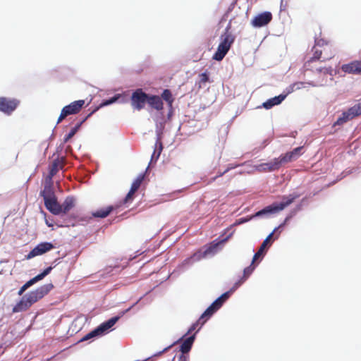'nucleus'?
<instances>
[{
    "label": "nucleus",
    "mask_w": 361,
    "mask_h": 361,
    "mask_svg": "<svg viewBox=\"0 0 361 361\" xmlns=\"http://www.w3.org/2000/svg\"><path fill=\"white\" fill-rule=\"evenodd\" d=\"M285 223L281 224L278 228H276L265 239L264 241H267V244L268 245L274 235V233L280 228L284 226Z\"/></svg>",
    "instance_id": "2f4dec72"
},
{
    "label": "nucleus",
    "mask_w": 361,
    "mask_h": 361,
    "mask_svg": "<svg viewBox=\"0 0 361 361\" xmlns=\"http://www.w3.org/2000/svg\"><path fill=\"white\" fill-rule=\"evenodd\" d=\"M55 246L49 242H44L38 244L26 256L27 259L33 258L36 256L42 255L51 250L54 249Z\"/></svg>",
    "instance_id": "ddd939ff"
},
{
    "label": "nucleus",
    "mask_w": 361,
    "mask_h": 361,
    "mask_svg": "<svg viewBox=\"0 0 361 361\" xmlns=\"http://www.w3.org/2000/svg\"><path fill=\"white\" fill-rule=\"evenodd\" d=\"M267 245V241H263L258 251L254 255L252 263H254L259 257H260L263 255Z\"/></svg>",
    "instance_id": "c756f323"
},
{
    "label": "nucleus",
    "mask_w": 361,
    "mask_h": 361,
    "mask_svg": "<svg viewBox=\"0 0 361 361\" xmlns=\"http://www.w3.org/2000/svg\"><path fill=\"white\" fill-rule=\"evenodd\" d=\"M114 209L113 206H109L106 208L100 209L93 212L92 216L97 218H105L114 210Z\"/></svg>",
    "instance_id": "bb28decb"
},
{
    "label": "nucleus",
    "mask_w": 361,
    "mask_h": 361,
    "mask_svg": "<svg viewBox=\"0 0 361 361\" xmlns=\"http://www.w3.org/2000/svg\"><path fill=\"white\" fill-rule=\"evenodd\" d=\"M231 236V234L218 242L213 241L206 247L204 251L202 253H195L192 257L196 259H200L202 257H205L208 255L215 254L219 248V246L224 245L230 238Z\"/></svg>",
    "instance_id": "f8f14e48"
},
{
    "label": "nucleus",
    "mask_w": 361,
    "mask_h": 361,
    "mask_svg": "<svg viewBox=\"0 0 361 361\" xmlns=\"http://www.w3.org/2000/svg\"><path fill=\"white\" fill-rule=\"evenodd\" d=\"M358 74L361 75V61H359Z\"/></svg>",
    "instance_id": "4c0bfd02"
},
{
    "label": "nucleus",
    "mask_w": 361,
    "mask_h": 361,
    "mask_svg": "<svg viewBox=\"0 0 361 361\" xmlns=\"http://www.w3.org/2000/svg\"><path fill=\"white\" fill-rule=\"evenodd\" d=\"M147 103L151 107L158 111L162 110L164 108L162 99L157 95H149Z\"/></svg>",
    "instance_id": "aec40b11"
},
{
    "label": "nucleus",
    "mask_w": 361,
    "mask_h": 361,
    "mask_svg": "<svg viewBox=\"0 0 361 361\" xmlns=\"http://www.w3.org/2000/svg\"><path fill=\"white\" fill-rule=\"evenodd\" d=\"M161 150H162V144L160 142V143H159V152H158V155H157L158 157L159 156V154H160V153H161Z\"/></svg>",
    "instance_id": "58836bf2"
},
{
    "label": "nucleus",
    "mask_w": 361,
    "mask_h": 361,
    "mask_svg": "<svg viewBox=\"0 0 361 361\" xmlns=\"http://www.w3.org/2000/svg\"><path fill=\"white\" fill-rule=\"evenodd\" d=\"M144 178H145V174L144 173L140 174L136 178V179L133 182L130 190H131L134 192H136L140 188L142 181L144 180Z\"/></svg>",
    "instance_id": "cd10ccee"
},
{
    "label": "nucleus",
    "mask_w": 361,
    "mask_h": 361,
    "mask_svg": "<svg viewBox=\"0 0 361 361\" xmlns=\"http://www.w3.org/2000/svg\"><path fill=\"white\" fill-rule=\"evenodd\" d=\"M172 345H169L168 347L165 348L163 350V351H161V352H160V353H159V355H161L163 352L167 351L169 348H171V346H172Z\"/></svg>",
    "instance_id": "e433bc0d"
},
{
    "label": "nucleus",
    "mask_w": 361,
    "mask_h": 361,
    "mask_svg": "<svg viewBox=\"0 0 361 361\" xmlns=\"http://www.w3.org/2000/svg\"><path fill=\"white\" fill-rule=\"evenodd\" d=\"M361 115V102L354 105L353 106L349 108L348 111L343 112L337 121L335 122L334 125H342L344 123L354 118L356 116Z\"/></svg>",
    "instance_id": "9d476101"
},
{
    "label": "nucleus",
    "mask_w": 361,
    "mask_h": 361,
    "mask_svg": "<svg viewBox=\"0 0 361 361\" xmlns=\"http://www.w3.org/2000/svg\"><path fill=\"white\" fill-rule=\"evenodd\" d=\"M43 197L46 208L53 214L59 215L61 214L60 204L57 202L51 185H45L40 193Z\"/></svg>",
    "instance_id": "7ed1b4c3"
},
{
    "label": "nucleus",
    "mask_w": 361,
    "mask_h": 361,
    "mask_svg": "<svg viewBox=\"0 0 361 361\" xmlns=\"http://www.w3.org/2000/svg\"><path fill=\"white\" fill-rule=\"evenodd\" d=\"M294 198H287L286 201L280 203H273L264 207L263 209L257 212L255 216H259L265 214H274L284 209L287 206L293 202Z\"/></svg>",
    "instance_id": "9b49d317"
},
{
    "label": "nucleus",
    "mask_w": 361,
    "mask_h": 361,
    "mask_svg": "<svg viewBox=\"0 0 361 361\" xmlns=\"http://www.w3.org/2000/svg\"><path fill=\"white\" fill-rule=\"evenodd\" d=\"M52 269V267H49L47 268H46L43 272H42L41 274L35 276V277H33L32 279H31L30 280H29L28 281H27L20 288V290H18V295H22L23 293L28 288H30L31 286H32L33 284H35V283H37V281L43 279L47 275H48L50 271H51Z\"/></svg>",
    "instance_id": "2eb2a0df"
},
{
    "label": "nucleus",
    "mask_w": 361,
    "mask_h": 361,
    "mask_svg": "<svg viewBox=\"0 0 361 361\" xmlns=\"http://www.w3.org/2000/svg\"><path fill=\"white\" fill-rule=\"evenodd\" d=\"M120 97V96L118 94V95H115L114 97H113L112 98H111L110 99H107V100H105L100 105L99 107L96 108L94 110H93L91 113H90L87 116H85L84 118H82L78 123L76 124V126L73 128L71 131L67 134L66 135V136L64 137V142H67L71 138H72L75 135V133L78 132V130H79L80 127L81 126V125L92 114H94L96 111H97L99 109V107H102V106H107V105H109V104H113L114 102H115L116 101H117L118 99V98Z\"/></svg>",
    "instance_id": "423d86ee"
},
{
    "label": "nucleus",
    "mask_w": 361,
    "mask_h": 361,
    "mask_svg": "<svg viewBox=\"0 0 361 361\" xmlns=\"http://www.w3.org/2000/svg\"><path fill=\"white\" fill-rule=\"evenodd\" d=\"M172 361H174V360L173 359V360H172Z\"/></svg>",
    "instance_id": "a19ab883"
},
{
    "label": "nucleus",
    "mask_w": 361,
    "mask_h": 361,
    "mask_svg": "<svg viewBox=\"0 0 361 361\" xmlns=\"http://www.w3.org/2000/svg\"><path fill=\"white\" fill-rule=\"evenodd\" d=\"M301 149L302 147H296L293 151L281 154L278 157L277 159L280 162L281 166L285 164L297 159L300 155Z\"/></svg>",
    "instance_id": "dca6fc26"
},
{
    "label": "nucleus",
    "mask_w": 361,
    "mask_h": 361,
    "mask_svg": "<svg viewBox=\"0 0 361 361\" xmlns=\"http://www.w3.org/2000/svg\"><path fill=\"white\" fill-rule=\"evenodd\" d=\"M204 313L201 315L199 319L194 324L188 329L186 334H190L193 331H195L197 328V331H199L201 327L204 325V324L207 322V320L209 318L207 317H204Z\"/></svg>",
    "instance_id": "a878e982"
},
{
    "label": "nucleus",
    "mask_w": 361,
    "mask_h": 361,
    "mask_svg": "<svg viewBox=\"0 0 361 361\" xmlns=\"http://www.w3.org/2000/svg\"><path fill=\"white\" fill-rule=\"evenodd\" d=\"M238 166V165H234V164H229L227 167V169L225 170V172H228L231 169H233L235 168H236Z\"/></svg>",
    "instance_id": "c9c22d12"
},
{
    "label": "nucleus",
    "mask_w": 361,
    "mask_h": 361,
    "mask_svg": "<svg viewBox=\"0 0 361 361\" xmlns=\"http://www.w3.org/2000/svg\"><path fill=\"white\" fill-rule=\"evenodd\" d=\"M149 94L143 92L142 89H137L133 92L131 96V105L132 106L137 110L140 111L142 109L145 104L147 103Z\"/></svg>",
    "instance_id": "0eeeda50"
},
{
    "label": "nucleus",
    "mask_w": 361,
    "mask_h": 361,
    "mask_svg": "<svg viewBox=\"0 0 361 361\" xmlns=\"http://www.w3.org/2000/svg\"><path fill=\"white\" fill-rule=\"evenodd\" d=\"M65 159L63 157L55 159L50 166L49 173L47 177V180L51 182L52 178L57 173V172L60 169L62 170L63 169Z\"/></svg>",
    "instance_id": "f3484780"
},
{
    "label": "nucleus",
    "mask_w": 361,
    "mask_h": 361,
    "mask_svg": "<svg viewBox=\"0 0 361 361\" xmlns=\"http://www.w3.org/2000/svg\"><path fill=\"white\" fill-rule=\"evenodd\" d=\"M75 205V199L73 197H67L63 202L60 204L61 214H67L69 212Z\"/></svg>",
    "instance_id": "4be33fe9"
},
{
    "label": "nucleus",
    "mask_w": 361,
    "mask_h": 361,
    "mask_svg": "<svg viewBox=\"0 0 361 361\" xmlns=\"http://www.w3.org/2000/svg\"><path fill=\"white\" fill-rule=\"evenodd\" d=\"M118 320V317L109 319L108 321L101 324L97 328L86 334L81 341H87L97 336H101L107 332Z\"/></svg>",
    "instance_id": "20e7f679"
},
{
    "label": "nucleus",
    "mask_w": 361,
    "mask_h": 361,
    "mask_svg": "<svg viewBox=\"0 0 361 361\" xmlns=\"http://www.w3.org/2000/svg\"><path fill=\"white\" fill-rule=\"evenodd\" d=\"M231 26L228 25L224 32L220 37V43L217 47L216 51L212 56L214 60L220 61H221L224 56L226 55L228 51H229L231 45L235 41V37L230 32Z\"/></svg>",
    "instance_id": "f03ea898"
},
{
    "label": "nucleus",
    "mask_w": 361,
    "mask_h": 361,
    "mask_svg": "<svg viewBox=\"0 0 361 361\" xmlns=\"http://www.w3.org/2000/svg\"><path fill=\"white\" fill-rule=\"evenodd\" d=\"M135 193V192L130 190L129 192H128V194L126 195V197L123 200V203L124 204L131 203L134 199Z\"/></svg>",
    "instance_id": "7c9ffc66"
},
{
    "label": "nucleus",
    "mask_w": 361,
    "mask_h": 361,
    "mask_svg": "<svg viewBox=\"0 0 361 361\" xmlns=\"http://www.w3.org/2000/svg\"><path fill=\"white\" fill-rule=\"evenodd\" d=\"M237 288H234V286L228 292L222 294L212 304L207 307L204 312V317H210L215 312H216L223 305V303L229 298L230 293L235 290Z\"/></svg>",
    "instance_id": "1a4fd4ad"
},
{
    "label": "nucleus",
    "mask_w": 361,
    "mask_h": 361,
    "mask_svg": "<svg viewBox=\"0 0 361 361\" xmlns=\"http://www.w3.org/2000/svg\"><path fill=\"white\" fill-rule=\"evenodd\" d=\"M200 83H202V84H204L209 81V76H208L207 73H206V72L201 73L200 75Z\"/></svg>",
    "instance_id": "473e14b6"
},
{
    "label": "nucleus",
    "mask_w": 361,
    "mask_h": 361,
    "mask_svg": "<svg viewBox=\"0 0 361 361\" xmlns=\"http://www.w3.org/2000/svg\"><path fill=\"white\" fill-rule=\"evenodd\" d=\"M161 99L165 100L169 106H172L173 102V97L171 92V91L168 89H166L163 91L161 94Z\"/></svg>",
    "instance_id": "c85d7f7f"
},
{
    "label": "nucleus",
    "mask_w": 361,
    "mask_h": 361,
    "mask_svg": "<svg viewBox=\"0 0 361 361\" xmlns=\"http://www.w3.org/2000/svg\"><path fill=\"white\" fill-rule=\"evenodd\" d=\"M272 20V14L269 11L263 12L256 16L251 22L255 27H261L268 25Z\"/></svg>",
    "instance_id": "4468645a"
},
{
    "label": "nucleus",
    "mask_w": 361,
    "mask_h": 361,
    "mask_svg": "<svg viewBox=\"0 0 361 361\" xmlns=\"http://www.w3.org/2000/svg\"><path fill=\"white\" fill-rule=\"evenodd\" d=\"M85 105V100L80 99L71 102L70 104L65 106L63 109L69 115L76 114L80 111Z\"/></svg>",
    "instance_id": "a211bd4d"
},
{
    "label": "nucleus",
    "mask_w": 361,
    "mask_h": 361,
    "mask_svg": "<svg viewBox=\"0 0 361 361\" xmlns=\"http://www.w3.org/2000/svg\"><path fill=\"white\" fill-rule=\"evenodd\" d=\"M20 104V101L15 98L0 97V111L6 115L11 114Z\"/></svg>",
    "instance_id": "6e6552de"
},
{
    "label": "nucleus",
    "mask_w": 361,
    "mask_h": 361,
    "mask_svg": "<svg viewBox=\"0 0 361 361\" xmlns=\"http://www.w3.org/2000/svg\"><path fill=\"white\" fill-rule=\"evenodd\" d=\"M359 61H354L350 63L343 64L341 70L347 73L358 74Z\"/></svg>",
    "instance_id": "b1692460"
},
{
    "label": "nucleus",
    "mask_w": 361,
    "mask_h": 361,
    "mask_svg": "<svg viewBox=\"0 0 361 361\" xmlns=\"http://www.w3.org/2000/svg\"><path fill=\"white\" fill-rule=\"evenodd\" d=\"M195 338V334H193L189 337H188L186 339H185L182 343L180 345V351L183 354H186L190 352L191 350V348L192 346V344L194 343Z\"/></svg>",
    "instance_id": "5701e85b"
},
{
    "label": "nucleus",
    "mask_w": 361,
    "mask_h": 361,
    "mask_svg": "<svg viewBox=\"0 0 361 361\" xmlns=\"http://www.w3.org/2000/svg\"><path fill=\"white\" fill-rule=\"evenodd\" d=\"M178 361H188V356L182 353L178 357Z\"/></svg>",
    "instance_id": "f704fd0d"
},
{
    "label": "nucleus",
    "mask_w": 361,
    "mask_h": 361,
    "mask_svg": "<svg viewBox=\"0 0 361 361\" xmlns=\"http://www.w3.org/2000/svg\"><path fill=\"white\" fill-rule=\"evenodd\" d=\"M281 168L280 162L277 158H274L273 160L263 163L257 166V169L260 172L274 171Z\"/></svg>",
    "instance_id": "6ab92c4d"
},
{
    "label": "nucleus",
    "mask_w": 361,
    "mask_h": 361,
    "mask_svg": "<svg viewBox=\"0 0 361 361\" xmlns=\"http://www.w3.org/2000/svg\"><path fill=\"white\" fill-rule=\"evenodd\" d=\"M226 173V172H225V171H224L223 172H219L216 177H221L223 175H224Z\"/></svg>",
    "instance_id": "ea45409f"
},
{
    "label": "nucleus",
    "mask_w": 361,
    "mask_h": 361,
    "mask_svg": "<svg viewBox=\"0 0 361 361\" xmlns=\"http://www.w3.org/2000/svg\"><path fill=\"white\" fill-rule=\"evenodd\" d=\"M317 46L322 48L321 49H317V60L324 61L334 57V51L329 41L320 39L317 40Z\"/></svg>",
    "instance_id": "39448f33"
},
{
    "label": "nucleus",
    "mask_w": 361,
    "mask_h": 361,
    "mask_svg": "<svg viewBox=\"0 0 361 361\" xmlns=\"http://www.w3.org/2000/svg\"><path fill=\"white\" fill-rule=\"evenodd\" d=\"M67 116H68V114L66 113L65 110H63L62 109V110L61 111V114L58 118L57 123H61Z\"/></svg>",
    "instance_id": "72a5a7b5"
},
{
    "label": "nucleus",
    "mask_w": 361,
    "mask_h": 361,
    "mask_svg": "<svg viewBox=\"0 0 361 361\" xmlns=\"http://www.w3.org/2000/svg\"><path fill=\"white\" fill-rule=\"evenodd\" d=\"M53 287L54 286L51 283H48L29 292L22 297L20 300L13 307L12 312L16 313L26 311L33 304L48 294Z\"/></svg>",
    "instance_id": "f257e3e1"
},
{
    "label": "nucleus",
    "mask_w": 361,
    "mask_h": 361,
    "mask_svg": "<svg viewBox=\"0 0 361 361\" xmlns=\"http://www.w3.org/2000/svg\"><path fill=\"white\" fill-rule=\"evenodd\" d=\"M286 97V94H280L271 98L262 104V106L266 109H269L273 106L280 104Z\"/></svg>",
    "instance_id": "412c9836"
},
{
    "label": "nucleus",
    "mask_w": 361,
    "mask_h": 361,
    "mask_svg": "<svg viewBox=\"0 0 361 361\" xmlns=\"http://www.w3.org/2000/svg\"><path fill=\"white\" fill-rule=\"evenodd\" d=\"M253 264L254 263L252 262V264L249 267L244 269L243 276L242 277V279L240 280H239L238 282H236L234 284V288H238L252 273V271H254V269L255 268V267L253 265Z\"/></svg>",
    "instance_id": "393cba45"
}]
</instances>
